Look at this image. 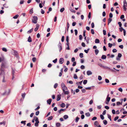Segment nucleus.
<instances>
[{"label": "nucleus", "mask_w": 127, "mask_h": 127, "mask_svg": "<svg viewBox=\"0 0 127 127\" xmlns=\"http://www.w3.org/2000/svg\"><path fill=\"white\" fill-rule=\"evenodd\" d=\"M37 17L34 16H33V18L32 19V22L34 24H36L37 23Z\"/></svg>", "instance_id": "nucleus-1"}, {"label": "nucleus", "mask_w": 127, "mask_h": 127, "mask_svg": "<svg viewBox=\"0 0 127 127\" xmlns=\"http://www.w3.org/2000/svg\"><path fill=\"white\" fill-rule=\"evenodd\" d=\"M127 7V3L126 0H124L123 9L124 10L126 11L127 9L126 7Z\"/></svg>", "instance_id": "nucleus-2"}, {"label": "nucleus", "mask_w": 127, "mask_h": 127, "mask_svg": "<svg viewBox=\"0 0 127 127\" xmlns=\"http://www.w3.org/2000/svg\"><path fill=\"white\" fill-rule=\"evenodd\" d=\"M61 87L63 91L64 90H67V87L65 86V85L64 83H61Z\"/></svg>", "instance_id": "nucleus-3"}, {"label": "nucleus", "mask_w": 127, "mask_h": 127, "mask_svg": "<svg viewBox=\"0 0 127 127\" xmlns=\"http://www.w3.org/2000/svg\"><path fill=\"white\" fill-rule=\"evenodd\" d=\"M58 48L59 49V51L60 52L62 49V44L60 43H59L58 45Z\"/></svg>", "instance_id": "nucleus-4"}, {"label": "nucleus", "mask_w": 127, "mask_h": 127, "mask_svg": "<svg viewBox=\"0 0 127 127\" xmlns=\"http://www.w3.org/2000/svg\"><path fill=\"white\" fill-rule=\"evenodd\" d=\"M103 68L104 69H107L109 70H110L111 71L113 72H114L115 71L114 70L112 69H111L109 67L107 66H103Z\"/></svg>", "instance_id": "nucleus-5"}, {"label": "nucleus", "mask_w": 127, "mask_h": 127, "mask_svg": "<svg viewBox=\"0 0 127 127\" xmlns=\"http://www.w3.org/2000/svg\"><path fill=\"white\" fill-rule=\"evenodd\" d=\"M39 24H37L36 25V28L34 29V31L35 32L37 31L38 30L39 27Z\"/></svg>", "instance_id": "nucleus-6"}, {"label": "nucleus", "mask_w": 127, "mask_h": 127, "mask_svg": "<svg viewBox=\"0 0 127 127\" xmlns=\"http://www.w3.org/2000/svg\"><path fill=\"white\" fill-rule=\"evenodd\" d=\"M61 97V95H58L57 96V100L59 101L60 100Z\"/></svg>", "instance_id": "nucleus-7"}, {"label": "nucleus", "mask_w": 127, "mask_h": 127, "mask_svg": "<svg viewBox=\"0 0 127 127\" xmlns=\"http://www.w3.org/2000/svg\"><path fill=\"white\" fill-rule=\"evenodd\" d=\"M64 59L63 58H61L59 60V63L60 64H62L63 63Z\"/></svg>", "instance_id": "nucleus-8"}, {"label": "nucleus", "mask_w": 127, "mask_h": 127, "mask_svg": "<svg viewBox=\"0 0 127 127\" xmlns=\"http://www.w3.org/2000/svg\"><path fill=\"white\" fill-rule=\"evenodd\" d=\"M65 90H64L63 91L65 95H68L69 93V92L68 91H65Z\"/></svg>", "instance_id": "nucleus-9"}, {"label": "nucleus", "mask_w": 127, "mask_h": 127, "mask_svg": "<svg viewBox=\"0 0 127 127\" xmlns=\"http://www.w3.org/2000/svg\"><path fill=\"white\" fill-rule=\"evenodd\" d=\"M87 75H89L92 74V73L91 71L90 70H88L87 71Z\"/></svg>", "instance_id": "nucleus-10"}, {"label": "nucleus", "mask_w": 127, "mask_h": 127, "mask_svg": "<svg viewBox=\"0 0 127 127\" xmlns=\"http://www.w3.org/2000/svg\"><path fill=\"white\" fill-rule=\"evenodd\" d=\"M52 101V99H49L47 101V103L49 104H50Z\"/></svg>", "instance_id": "nucleus-11"}, {"label": "nucleus", "mask_w": 127, "mask_h": 127, "mask_svg": "<svg viewBox=\"0 0 127 127\" xmlns=\"http://www.w3.org/2000/svg\"><path fill=\"white\" fill-rule=\"evenodd\" d=\"M64 109H60L59 111H58V112L59 114H60L62 113V112L64 111Z\"/></svg>", "instance_id": "nucleus-12"}, {"label": "nucleus", "mask_w": 127, "mask_h": 127, "mask_svg": "<svg viewBox=\"0 0 127 127\" xmlns=\"http://www.w3.org/2000/svg\"><path fill=\"white\" fill-rule=\"evenodd\" d=\"M100 42L99 40L98 39H96L95 40V42L96 43H98Z\"/></svg>", "instance_id": "nucleus-13"}, {"label": "nucleus", "mask_w": 127, "mask_h": 127, "mask_svg": "<svg viewBox=\"0 0 127 127\" xmlns=\"http://www.w3.org/2000/svg\"><path fill=\"white\" fill-rule=\"evenodd\" d=\"M106 56L105 55H102L101 57V58L102 59L104 60L106 59Z\"/></svg>", "instance_id": "nucleus-14"}, {"label": "nucleus", "mask_w": 127, "mask_h": 127, "mask_svg": "<svg viewBox=\"0 0 127 127\" xmlns=\"http://www.w3.org/2000/svg\"><path fill=\"white\" fill-rule=\"evenodd\" d=\"M65 104L64 103H62L61 104L60 106L61 107L64 108L65 106Z\"/></svg>", "instance_id": "nucleus-15"}, {"label": "nucleus", "mask_w": 127, "mask_h": 127, "mask_svg": "<svg viewBox=\"0 0 127 127\" xmlns=\"http://www.w3.org/2000/svg\"><path fill=\"white\" fill-rule=\"evenodd\" d=\"M34 118L35 119V121L36 122H38L39 123V122L38 121V119L37 117H34Z\"/></svg>", "instance_id": "nucleus-16"}, {"label": "nucleus", "mask_w": 127, "mask_h": 127, "mask_svg": "<svg viewBox=\"0 0 127 127\" xmlns=\"http://www.w3.org/2000/svg\"><path fill=\"white\" fill-rule=\"evenodd\" d=\"M112 19L111 18H109L108 20V25H109V24L112 21Z\"/></svg>", "instance_id": "nucleus-17"}, {"label": "nucleus", "mask_w": 127, "mask_h": 127, "mask_svg": "<svg viewBox=\"0 0 127 127\" xmlns=\"http://www.w3.org/2000/svg\"><path fill=\"white\" fill-rule=\"evenodd\" d=\"M28 41L29 42H31L32 41V40L30 36L29 37Z\"/></svg>", "instance_id": "nucleus-18"}, {"label": "nucleus", "mask_w": 127, "mask_h": 127, "mask_svg": "<svg viewBox=\"0 0 127 127\" xmlns=\"http://www.w3.org/2000/svg\"><path fill=\"white\" fill-rule=\"evenodd\" d=\"M67 31L68 32V31L69 28V24L68 22H67Z\"/></svg>", "instance_id": "nucleus-19"}, {"label": "nucleus", "mask_w": 127, "mask_h": 127, "mask_svg": "<svg viewBox=\"0 0 127 127\" xmlns=\"http://www.w3.org/2000/svg\"><path fill=\"white\" fill-rule=\"evenodd\" d=\"M99 52V51L98 50L96 49L95 50V52L96 55H97L98 54Z\"/></svg>", "instance_id": "nucleus-20"}, {"label": "nucleus", "mask_w": 127, "mask_h": 127, "mask_svg": "<svg viewBox=\"0 0 127 127\" xmlns=\"http://www.w3.org/2000/svg\"><path fill=\"white\" fill-rule=\"evenodd\" d=\"M85 115L87 117H89L90 116V114L89 112H88L86 113L85 114Z\"/></svg>", "instance_id": "nucleus-21"}, {"label": "nucleus", "mask_w": 127, "mask_h": 127, "mask_svg": "<svg viewBox=\"0 0 127 127\" xmlns=\"http://www.w3.org/2000/svg\"><path fill=\"white\" fill-rule=\"evenodd\" d=\"M61 124L59 123H57L56 124V126L57 127H60Z\"/></svg>", "instance_id": "nucleus-22"}, {"label": "nucleus", "mask_w": 127, "mask_h": 127, "mask_svg": "<svg viewBox=\"0 0 127 127\" xmlns=\"http://www.w3.org/2000/svg\"><path fill=\"white\" fill-rule=\"evenodd\" d=\"M90 38L89 37H88L87 38V39H86V42L87 44H89V40Z\"/></svg>", "instance_id": "nucleus-23"}, {"label": "nucleus", "mask_w": 127, "mask_h": 127, "mask_svg": "<svg viewBox=\"0 0 127 127\" xmlns=\"http://www.w3.org/2000/svg\"><path fill=\"white\" fill-rule=\"evenodd\" d=\"M110 97H107L106 98V101H110Z\"/></svg>", "instance_id": "nucleus-24"}, {"label": "nucleus", "mask_w": 127, "mask_h": 127, "mask_svg": "<svg viewBox=\"0 0 127 127\" xmlns=\"http://www.w3.org/2000/svg\"><path fill=\"white\" fill-rule=\"evenodd\" d=\"M19 15L18 14H17L15 15V16H14L13 18L14 19H17L18 17H19Z\"/></svg>", "instance_id": "nucleus-25"}, {"label": "nucleus", "mask_w": 127, "mask_h": 127, "mask_svg": "<svg viewBox=\"0 0 127 127\" xmlns=\"http://www.w3.org/2000/svg\"><path fill=\"white\" fill-rule=\"evenodd\" d=\"M53 118V117L52 116H51L50 117H49L48 118V120H52Z\"/></svg>", "instance_id": "nucleus-26"}, {"label": "nucleus", "mask_w": 127, "mask_h": 127, "mask_svg": "<svg viewBox=\"0 0 127 127\" xmlns=\"http://www.w3.org/2000/svg\"><path fill=\"white\" fill-rule=\"evenodd\" d=\"M63 117L64 119H66L68 118V116L67 115H65Z\"/></svg>", "instance_id": "nucleus-27"}, {"label": "nucleus", "mask_w": 127, "mask_h": 127, "mask_svg": "<svg viewBox=\"0 0 127 127\" xmlns=\"http://www.w3.org/2000/svg\"><path fill=\"white\" fill-rule=\"evenodd\" d=\"M32 31H33V29H31V30H30L28 31L27 32V33H30L32 32Z\"/></svg>", "instance_id": "nucleus-28"}, {"label": "nucleus", "mask_w": 127, "mask_h": 127, "mask_svg": "<svg viewBox=\"0 0 127 127\" xmlns=\"http://www.w3.org/2000/svg\"><path fill=\"white\" fill-rule=\"evenodd\" d=\"M87 80H84V81H83V84L84 85H85L87 83Z\"/></svg>", "instance_id": "nucleus-29"}, {"label": "nucleus", "mask_w": 127, "mask_h": 127, "mask_svg": "<svg viewBox=\"0 0 127 127\" xmlns=\"http://www.w3.org/2000/svg\"><path fill=\"white\" fill-rule=\"evenodd\" d=\"M122 102H117L116 103V105L117 106H118L120 104L122 105Z\"/></svg>", "instance_id": "nucleus-30"}, {"label": "nucleus", "mask_w": 127, "mask_h": 127, "mask_svg": "<svg viewBox=\"0 0 127 127\" xmlns=\"http://www.w3.org/2000/svg\"><path fill=\"white\" fill-rule=\"evenodd\" d=\"M79 56L81 58L83 57V54L82 53H81L79 54Z\"/></svg>", "instance_id": "nucleus-31"}, {"label": "nucleus", "mask_w": 127, "mask_h": 127, "mask_svg": "<svg viewBox=\"0 0 127 127\" xmlns=\"http://www.w3.org/2000/svg\"><path fill=\"white\" fill-rule=\"evenodd\" d=\"M79 120V117H76L75 120V122L76 123Z\"/></svg>", "instance_id": "nucleus-32"}, {"label": "nucleus", "mask_w": 127, "mask_h": 127, "mask_svg": "<svg viewBox=\"0 0 127 127\" xmlns=\"http://www.w3.org/2000/svg\"><path fill=\"white\" fill-rule=\"evenodd\" d=\"M64 10V8L63 7L61 8L60 10V11L61 12H63Z\"/></svg>", "instance_id": "nucleus-33"}, {"label": "nucleus", "mask_w": 127, "mask_h": 127, "mask_svg": "<svg viewBox=\"0 0 127 127\" xmlns=\"http://www.w3.org/2000/svg\"><path fill=\"white\" fill-rule=\"evenodd\" d=\"M108 118L110 120V121H111V116L109 114L108 115Z\"/></svg>", "instance_id": "nucleus-34"}, {"label": "nucleus", "mask_w": 127, "mask_h": 127, "mask_svg": "<svg viewBox=\"0 0 127 127\" xmlns=\"http://www.w3.org/2000/svg\"><path fill=\"white\" fill-rule=\"evenodd\" d=\"M103 123L105 125H106L107 124V121L105 120H104L103 121Z\"/></svg>", "instance_id": "nucleus-35"}, {"label": "nucleus", "mask_w": 127, "mask_h": 127, "mask_svg": "<svg viewBox=\"0 0 127 127\" xmlns=\"http://www.w3.org/2000/svg\"><path fill=\"white\" fill-rule=\"evenodd\" d=\"M70 10L72 12L75 13L76 12V11H75L73 9H72L71 8L70 9Z\"/></svg>", "instance_id": "nucleus-36"}, {"label": "nucleus", "mask_w": 127, "mask_h": 127, "mask_svg": "<svg viewBox=\"0 0 127 127\" xmlns=\"http://www.w3.org/2000/svg\"><path fill=\"white\" fill-rule=\"evenodd\" d=\"M100 117L101 119L102 120H103L104 119V117L103 115H100Z\"/></svg>", "instance_id": "nucleus-37"}, {"label": "nucleus", "mask_w": 127, "mask_h": 127, "mask_svg": "<svg viewBox=\"0 0 127 127\" xmlns=\"http://www.w3.org/2000/svg\"><path fill=\"white\" fill-rule=\"evenodd\" d=\"M108 47L110 48H111L113 44H112L109 43L108 44Z\"/></svg>", "instance_id": "nucleus-38"}, {"label": "nucleus", "mask_w": 127, "mask_h": 127, "mask_svg": "<svg viewBox=\"0 0 127 127\" xmlns=\"http://www.w3.org/2000/svg\"><path fill=\"white\" fill-rule=\"evenodd\" d=\"M5 76H4L3 77V79L2 81V82L3 83H5L6 82V81L5 80Z\"/></svg>", "instance_id": "nucleus-39"}, {"label": "nucleus", "mask_w": 127, "mask_h": 127, "mask_svg": "<svg viewBox=\"0 0 127 127\" xmlns=\"http://www.w3.org/2000/svg\"><path fill=\"white\" fill-rule=\"evenodd\" d=\"M58 86V84L57 83H55L54 85V88L56 89V88Z\"/></svg>", "instance_id": "nucleus-40"}, {"label": "nucleus", "mask_w": 127, "mask_h": 127, "mask_svg": "<svg viewBox=\"0 0 127 127\" xmlns=\"http://www.w3.org/2000/svg\"><path fill=\"white\" fill-rule=\"evenodd\" d=\"M94 124L96 126H97L98 124V122L97 121H95L94 123Z\"/></svg>", "instance_id": "nucleus-41"}, {"label": "nucleus", "mask_w": 127, "mask_h": 127, "mask_svg": "<svg viewBox=\"0 0 127 127\" xmlns=\"http://www.w3.org/2000/svg\"><path fill=\"white\" fill-rule=\"evenodd\" d=\"M90 50V49H88L87 50H84V52L86 53H88V51Z\"/></svg>", "instance_id": "nucleus-42"}, {"label": "nucleus", "mask_w": 127, "mask_h": 127, "mask_svg": "<svg viewBox=\"0 0 127 127\" xmlns=\"http://www.w3.org/2000/svg\"><path fill=\"white\" fill-rule=\"evenodd\" d=\"M2 50L3 51H5V52H7V50L6 49V48H2Z\"/></svg>", "instance_id": "nucleus-43"}, {"label": "nucleus", "mask_w": 127, "mask_h": 127, "mask_svg": "<svg viewBox=\"0 0 127 127\" xmlns=\"http://www.w3.org/2000/svg\"><path fill=\"white\" fill-rule=\"evenodd\" d=\"M122 56V55L121 54L119 53L118 54V57L119 58H120Z\"/></svg>", "instance_id": "nucleus-44"}, {"label": "nucleus", "mask_w": 127, "mask_h": 127, "mask_svg": "<svg viewBox=\"0 0 127 127\" xmlns=\"http://www.w3.org/2000/svg\"><path fill=\"white\" fill-rule=\"evenodd\" d=\"M77 78L78 77L77 75L75 74H74V78L75 79H77Z\"/></svg>", "instance_id": "nucleus-45"}, {"label": "nucleus", "mask_w": 127, "mask_h": 127, "mask_svg": "<svg viewBox=\"0 0 127 127\" xmlns=\"http://www.w3.org/2000/svg\"><path fill=\"white\" fill-rule=\"evenodd\" d=\"M81 45L82 46L84 47H85L86 46V45H85V43H84V42H82L81 43Z\"/></svg>", "instance_id": "nucleus-46"}, {"label": "nucleus", "mask_w": 127, "mask_h": 127, "mask_svg": "<svg viewBox=\"0 0 127 127\" xmlns=\"http://www.w3.org/2000/svg\"><path fill=\"white\" fill-rule=\"evenodd\" d=\"M119 29L121 32H122V31H124V30H125L124 29H123L122 27H121Z\"/></svg>", "instance_id": "nucleus-47"}, {"label": "nucleus", "mask_w": 127, "mask_h": 127, "mask_svg": "<svg viewBox=\"0 0 127 127\" xmlns=\"http://www.w3.org/2000/svg\"><path fill=\"white\" fill-rule=\"evenodd\" d=\"M26 121H21V124H24V125H25L26 124Z\"/></svg>", "instance_id": "nucleus-48"}, {"label": "nucleus", "mask_w": 127, "mask_h": 127, "mask_svg": "<svg viewBox=\"0 0 127 127\" xmlns=\"http://www.w3.org/2000/svg\"><path fill=\"white\" fill-rule=\"evenodd\" d=\"M71 61L72 62H75V58L74 57H72L71 59Z\"/></svg>", "instance_id": "nucleus-49"}, {"label": "nucleus", "mask_w": 127, "mask_h": 127, "mask_svg": "<svg viewBox=\"0 0 127 127\" xmlns=\"http://www.w3.org/2000/svg\"><path fill=\"white\" fill-rule=\"evenodd\" d=\"M117 50L115 49H113L112 50V52L113 53H115L117 52Z\"/></svg>", "instance_id": "nucleus-50"}, {"label": "nucleus", "mask_w": 127, "mask_h": 127, "mask_svg": "<svg viewBox=\"0 0 127 127\" xmlns=\"http://www.w3.org/2000/svg\"><path fill=\"white\" fill-rule=\"evenodd\" d=\"M98 79L99 80H101L102 79V77L100 76H98Z\"/></svg>", "instance_id": "nucleus-51"}, {"label": "nucleus", "mask_w": 127, "mask_h": 127, "mask_svg": "<svg viewBox=\"0 0 127 127\" xmlns=\"http://www.w3.org/2000/svg\"><path fill=\"white\" fill-rule=\"evenodd\" d=\"M91 33L93 34H94L95 33L94 30L93 29H92L91 30Z\"/></svg>", "instance_id": "nucleus-52"}, {"label": "nucleus", "mask_w": 127, "mask_h": 127, "mask_svg": "<svg viewBox=\"0 0 127 127\" xmlns=\"http://www.w3.org/2000/svg\"><path fill=\"white\" fill-rule=\"evenodd\" d=\"M85 67L83 65H81L80 66L81 68L82 69H84L85 68Z\"/></svg>", "instance_id": "nucleus-53"}, {"label": "nucleus", "mask_w": 127, "mask_h": 127, "mask_svg": "<svg viewBox=\"0 0 127 127\" xmlns=\"http://www.w3.org/2000/svg\"><path fill=\"white\" fill-rule=\"evenodd\" d=\"M105 81L107 83H108L109 82V80L107 79H105Z\"/></svg>", "instance_id": "nucleus-54"}, {"label": "nucleus", "mask_w": 127, "mask_h": 127, "mask_svg": "<svg viewBox=\"0 0 127 127\" xmlns=\"http://www.w3.org/2000/svg\"><path fill=\"white\" fill-rule=\"evenodd\" d=\"M91 13L90 12H89L88 15V18L89 19H90L91 17Z\"/></svg>", "instance_id": "nucleus-55"}, {"label": "nucleus", "mask_w": 127, "mask_h": 127, "mask_svg": "<svg viewBox=\"0 0 127 127\" xmlns=\"http://www.w3.org/2000/svg\"><path fill=\"white\" fill-rule=\"evenodd\" d=\"M30 14H32L33 13V8H32L31 9L30 11Z\"/></svg>", "instance_id": "nucleus-56"}, {"label": "nucleus", "mask_w": 127, "mask_h": 127, "mask_svg": "<svg viewBox=\"0 0 127 127\" xmlns=\"http://www.w3.org/2000/svg\"><path fill=\"white\" fill-rule=\"evenodd\" d=\"M66 42H68L69 37L68 36H67L66 37Z\"/></svg>", "instance_id": "nucleus-57"}, {"label": "nucleus", "mask_w": 127, "mask_h": 127, "mask_svg": "<svg viewBox=\"0 0 127 127\" xmlns=\"http://www.w3.org/2000/svg\"><path fill=\"white\" fill-rule=\"evenodd\" d=\"M39 123L38 122H36L34 124L35 126L36 127H37L38 126V123Z\"/></svg>", "instance_id": "nucleus-58"}, {"label": "nucleus", "mask_w": 127, "mask_h": 127, "mask_svg": "<svg viewBox=\"0 0 127 127\" xmlns=\"http://www.w3.org/2000/svg\"><path fill=\"white\" fill-rule=\"evenodd\" d=\"M118 24L119 25V27H121L122 26V24L121 23V22H118Z\"/></svg>", "instance_id": "nucleus-59"}, {"label": "nucleus", "mask_w": 127, "mask_h": 127, "mask_svg": "<svg viewBox=\"0 0 127 127\" xmlns=\"http://www.w3.org/2000/svg\"><path fill=\"white\" fill-rule=\"evenodd\" d=\"M57 59H56L55 60H53V62L54 63H56L57 62Z\"/></svg>", "instance_id": "nucleus-60"}, {"label": "nucleus", "mask_w": 127, "mask_h": 127, "mask_svg": "<svg viewBox=\"0 0 127 127\" xmlns=\"http://www.w3.org/2000/svg\"><path fill=\"white\" fill-rule=\"evenodd\" d=\"M92 27L93 28L94 27V24L93 22H92L91 24Z\"/></svg>", "instance_id": "nucleus-61"}, {"label": "nucleus", "mask_w": 127, "mask_h": 127, "mask_svg": "<svg viewBox=\"0 0 127 127\" xmlns=\"http://www.w3.org/2000/svg\"><path fill=\"white\" fill-rule=\"evenodd\" d=\"M25 95V94H22V96L23 98H24Z\"/></svg>", "instance_id": "nucleus-62"}, {"label": "nucleus", "mask_w": 127, "mask_h": 127, "mask_svg": "<svg viewBox=\"0 0 127 127\" xmlns=\"http://www.w3.org/2000/svg\"><path fill=\"white\" fill-rule=\"evenodd\" d=\"M109 17L110 18H112L113 17V15L111 13H110L109 14Z\"/></svg>", "instance_id": "nucleus-63"}, {"label": "nucleus", "mask_w": 127, "mask_h": 127, "mask_svg": "<svg viewBox=\"0 0 127 127\" xmlns=\"http://www.w3.org/2000/svg\"><path fill=\"white\" fill-rule=\"evenodd\" d=\"M79 39L80 40H81L82 39V35H80L79 36Z\"/></svg>", "instance_id": "nucleus-64"}]
</instances>
